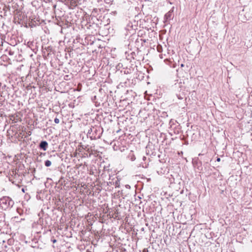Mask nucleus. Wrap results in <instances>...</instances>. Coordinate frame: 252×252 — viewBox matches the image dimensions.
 Listing matches in <instances>:
<instances>
[{
    "instance_id": "5",
    "label": "nucleus",
    "mask_w": 252,
    "mask_h": 252,
    "mask_svg": "<svg viewBox=\"0 0 252 252\" xmlns=\"http://www.w3.org/2000/svg\"><path fill=\"white\" fill-rule=\"evenodd\" d=\"M166 168L163 166V167H161L160 169H158L157 170V173L158 174H164L166 172Z\"/></svg>"
},
{
    "instance_id": "16",
    "label": "nucleus",
    "mask_w": 252,
    "mask_h": 252,
    "mask_svg": "<svg viewBox=\"0 0 252 252\" xmlns=\"http://www.w3.org/2000/svg\"><path fill=\"white\" fill-rule=\"evenodd\" d=\"M251 19V17H248V18H247V20H250Z\"/></svg>"
},
{
    "instance_id": "10",
    "label": "nucleus",
    "mask_w": 252,
    "mask_h": 252,
    "mask_svg": "<svg viewBox=\"0 0 252 252\" xmlns=\"http://www.w3.org/2000/svg\"><path fill=\"white\" fill-rule=\"evenodd\" d=\"M51 241L53 243H55L57 242V240L55 239H51Z\"/></svg>"
},
{
    "instance_id": "12",
    "label": "nucleus",
    "mask_w": 252,
    "mask_h": 252,
    "mask_svg": "<svg viewBox=\"0 0 252 252\" xmlns=\"http://www.w3.org/2000/svg\"><path fill=\"white\" fill-rule=\"evenodd\" d=\"M126 187L127 188V189H130V186L128 185H126Z\"/></svg>"
},
{
    "instance_id": "18",
    "label": "nucleus",
    "mask_w": 252,
    "mask_h": 252,
    "mask_svg": "<svg viewBox=\"0 0 252 252\" xmlns=\"http://www.w3.org/2000/svg\"><path fill=\"white\" fill-rule=\"evenodd\" d=\"M78 91H80L81 90V89L78 88Z\"/></svg>"
},
{
    "instance_id": "6",
    "label": "nucleus",
    "mask_w": 252,
    "mask_h": 252,
    "mask_svg": "<svg viewBox=\"0 0 252 252\" xmlns=\"http://www.w3.org/2000/svg\"><path fill=\"white\" fill-rule=\"evenodd\" d=\"M51 161H50L49 160H46L45 161V165L46 166V167H49L51 165Z\"/></svg>"
},
{
    "instance_id": "1",
    "label": "nucleus",
    "mask_w": 252,
    "mask_h": 252,
    "mask_svg": "<svg viewBox=\"0 0 252 252\" xmlns=\"http://www.w3.org/2000/svg\"><path fill=\"white\" fill-rule=\"evenodd\" d=\"M13 204V201L9 197L4 196L0 199V206L3 209L12 207Z\"/></svg>"
},
{
    "instance_id": "3",
    "label": "nucleus",
    "mask_w": 252,
    "mask_h": 252,
    "mask_svg": "<svg viewBox=\"0 0 252 252\" xmlns=\"http://www.w3.org/2000/svg\"><path fill=\"white\" fill-rule=\"evenodd\" d=\"M174 11V7H173L170 11H169L165 15L164 17V22H167L173 18V12Z\"/></svg>"
},
{
    "instance_id": "14",
    "label": "nucleus",
    "mask_w": 252,
    "mask_h": 252,
    "mask_svg": "<svg viewBox=\"0 0 252 252\" xmlns=\"http://www.w3.org/2000/svg\"><path fill=\"white\" fill-rule=\"evenodd\" d=\"M148 252V250H146V249H144V250H143V252Z\"/></svg>"
},
{
    "instance_id": "2",
    "label": "nucleus",
    "mask_w": 252,
    "mask_h": 252,
    "mask_svg": "<svg viewBox=\"0 0 252 252\" xmlns=\"http://www.w3.org/2000/svg\"><path fill=\"white\" fill-rule=\"evenodd\" d=\"M99 127L92 126L88 131V136H89L92 139H96L100 137V134H97V132L99 131Z\"/></svg>"
},
{
    "instance_id": "7",
    "label": "nucleus",
    "mask_w": 252,
    "mask_h": 252,
    "mask_svg": "<svg viewBox=\"0 0 252 252\" xmlns=\"http://www.w3.org/2000/svg\"><path fill=\"white\" fill-rule=\"evenodd\" d=\"M54 122L56 123V124H59L60 123V120L57 118H56L55 119H54Z\"/></svg>"
},
{
    "instance_id": "4",
    "label": "nucleus",
    "mask_w": 252,
    "mask_h": 252,
    "mask_svg": "<svg viewBox=\"0 0 252 252\" xmlns=\"http://www.w3.org/2000/svg\"><path fill=\"white\" fill-rule=\"evenodd\" d=\"M48 146V144L46 141H42L40 142L39 147L40 149H42L44 151H46L47 149Z\"/></svg>"
},
{
    "instance_id": "9",
    "label": "nucleus",
    "mask_w": 252,
    "mask_h": 252,
    "mask_svg": "<svg viewBox=\"0 0 252 252\" xmlns=\"http://www.w3.org/2000/svg\"><path fill=\"white\" fill-rule=\"evenodd\" d=\"M130 159L132 160V161H133L135 159V158L134 157V156L132 155V156L131 157Z\"/></svg>"
},
{
    "instance_id": "8",
    "label": "nucleus",
    "mask_w": 252,
    "mask_h": 252,
    "mask_svg": "<svg viewBox=\"0 0 252 252\" xmlns=\"http://www.w3.org/2000/svg\"><path fill=\"white\" fill-rule=\"evenodd\" d=\"M161 46H158V50L159 52H161Z\"/></svg>"
},
{
    "instance_id": "19",
    "label": "nucleus",
    "mask_w": 252,
    "mask_h": 252,
    "mask_svg": "<svg viewBox=\"0 0 252 252\" xmlns=\"http://www.w3.org/2000/svg\"><path fill=\"white\" fill-rule=\"evenodd\" d=\"M1 83H0V87L1 86Z\"/></svg>"
},
{
    "instance_id": "17",
    "label": "nucleus",
    "mask_w": 252,
    "mask_h": 252,
    "mask_svg": "<svg viewBox=\"0 0 252 252\" xmlns=\"http://www.w3.org/2000/svg\"><path fill=\"white\" fill-rule=\"evenodd\" d=\"M181 67H183V66H184V64H181Z\"/></svg>"
},
{
    "instance_id": "15",
    "label": "nucleus",
    "mask_w": 252,
    "mask_h": 252,
    "mask_svg": "<svg viewBox=\"0 0 252 252\" xmlns=\"http://www.w3.org/2000/svg\"><path fill=\"white\" fill-rule=\"evenodd\" d=\"M22 191L23 192H25V189H22Z\"/></svg>"
},
{
    "instance_id": "13",
    "label": "nucleus",
    "mask_w": 252,
    "mask_h": 252,
    "mask_svg": "<svg viewBox=\"0 0 252 252\" xmlns=\"http://www.w3.org/2000/svg\"><path fill=\"white\" fill-rule=\"evenodd\" d=\"M220 158H218L217 159V161H220Z\"/></svg>"
},
{
    "instance_id": "11",
    "label": "nucleus",
    "mask_w": 252,
    "mask_h": 252,
    "mask_svg": "<svg viewBox=\"0 0 252 252\" xmlns=\"http://www.w3.org/2000/svg\"><path fill=\"white\" fill-rule=\"evenodd\" d=\"M177 96H178V98H179V99H183V97H182V96H181L180 95H177Z\"/></svg>"
}]
</instances>
